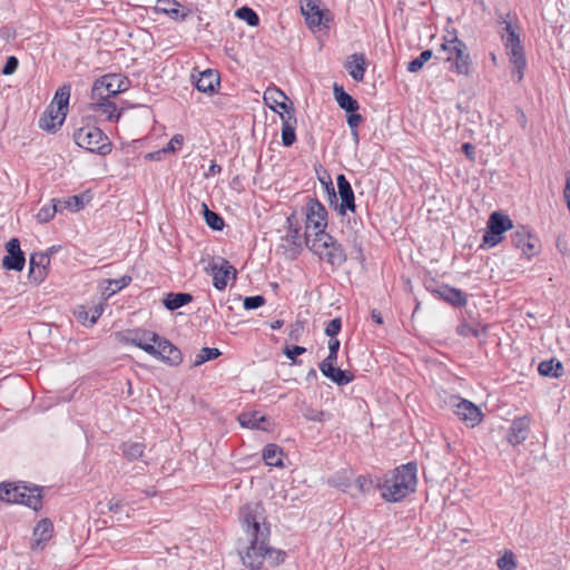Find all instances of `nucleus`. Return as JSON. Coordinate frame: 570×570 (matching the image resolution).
I'll list each match as a JSON object with an SVG mask.
<instances>
[{
	"mask_svg": "<svg viewBox=\"0 0 570 570\" xmlns=\"http://www.w3.org/2000/svg\"><path fill=\"white\" fill-rule=\"evenodd\" d=\"M538 372L542 376L560 377L563 373V365L556 358L542 361L538 366Z\"/></svg>",
	"mask_w": 570,
	"mask_h": 570,
	"instance_id": "obj_36",
	"label": "nucleus"
},
{
	"mask_svg": "<svg viewBox=\"0 0 570 570\" xmlns=\"http://www.w3.org/2000/svg\"><path fill=\"white\" fill-rule=\"evenodd\" d=\"M308 249L333 267H341L347 261L343 245L326 230L315 232Z\"/></svg>",
	"mask_w": 570,
	"mask_h": 570,
	"instance_id": "obj_4",
	"label": "nucleus"
},
{
	"mask_svg": "<svg viewBox=\"0 0 570 570\" xmlns=\"http://www.w3.org/2000/svg\"><path fill=\"white\" fill-rule=\"evenodd\" d=\"M61 204L60 199H52L51 204L42 206L37 214L38 222H50L55 217L56 213L62 212Z\"/></svg>",
	"mask_w": 570,
	"mask_h": 570,
	"instance_id": "obj_39",
	"label": "nucleus"
},
{
	"mask_svg": "<svg viewBox=\"0 0 570 570\" xmlns=\"http://www.w3.org/2000/svg\"><path fill=\"white\" fill-rule=\"evenodd\" d=\"M283 120L282 124V142L285 147H291L296 141L295 126L297 122L294 112H289V116L281 114Z\"/></svg>",
	"mask_w": 570,
	"mask_h": 570,
	"instance_id": "obj_32",
	"label": "nucleus"
},
{
	"mask_svg": "<svg viewBox=\"0 0 570 570\" xmlns=\"http://www.w3.org/2000/svg\"><path fill=\"white\" fill-rule=\"evenodd\" d=\"M304 334V321L297 320L291 325L288 338L293 342H299Z\"/></svg>",
	"mask_w": 570,
	"mask_h": 570,
	"instance_id": "obj_51",
	"label": "nucleus"
},
{
	"mask_svg": "<svg viewBox=\"0 0 570 570\" xmlns=\"http://www.w3.org/2000/svg\"><path fill=\"white\" fill-rule=\"evenodd\" d=\"M326 178H327V184H325L324 188L328 195L330 204L333 205V203H336V191H335V188H334V185H333L330 174H326Z\"/></svg>",
	"mask_w": 570,
	"mask_h": 570,
	"instance_id": "obj_59",
	"label": "nucleus"
},
{
	"mask_svg": "<svg viewBox=\"0 0 570 570\" xmlns=\"http://www.w3.org/2000/svg\"><path fill=\"white\" fill-rule=\"evenodd\" d=\"M306 348L299 345H286L283 350L284 355L292 361L293 364H301L302 361L297 356L304 354Z\"/></svg>",
	"mask_w": 570,
	"mask_h": 570,
	"instance_id": "obj_48",
	"label": "nucleus"
},
{
	"mask_svg": "<svg viewBox=\"0 0 570 570\" xmlns=\"http://www.w3.org/2000/svg\"><path fill=\"white\" fill-rule=\"evenodd\" d=\"M328 416H330L328 413H326L322 410L313 409V407H308L304 412V417L306 420L313 421V422H323V421L327 420Z\"/></svg>",
	"mask_w": 570,
	"mask_h": 570,
	"instance_id": "obj_50",
	"label": "nucleus"
},
{
	"mask_svg": "<svg viewBox=\"0 0 570 570\" xmlns=\"http://www.w3.org/2000/svg\"><path fill=\"white\" fill-rule=\"evenodd\" d=\"M337 184V194H336V203H333L335 206V210L340 216H345L347 212L355 213L356 204H355V195L353 188L345 177V175L340 174L336 177Z\"/></svg>",
	"mask_w": 570,
	"mask_h": 570,
	"instance_id": "obj_10",
	"label": "nucleus"
},
{
	"mask_svg": "<svg viewBox=\"0 0 570 570\" xmlns=\"http://www.w3.org/2000/svg\"><path fill=\"white\" fill-rule=\"evenodd\" d=\"M265 304V297L262 295L247 296L244 299L245 309H256Z\"/></svg>",
	"mask_w": 570,
	"mask_h": 570,
	"instance_id": "obj_52",
	"label": "nucleus"
},
{
	"mask_svg": "<svg viewBox=\"0 0 570 570\" xmlns=\"http://www.w3.org/2000/svg\"><path fill=\"white\" fill-rule=\"evenodd\" d=\"M417 465L415 462L402 464L386 473L382 481H377L376 488L386 502H399L413 493L416 489Z\"/></svg>",
	"mask_w": 570,
	"mask_h": 570,
	"instance_id": "obj_2",
	"label": "nucleus"
},
{
	"mask_svg": "<svg viewBox=\"0 0 570 570\" xmlns=\"http://www.w3.org/2000/svg\"><path fill=\"white\" fill-rule=\"evenodd\" d=\"M512 245L520 249L522 255L531 258L538 254L539 239L533 236L524 226H520L511 234Z\"/></svg>",
	"mask_w": 570,
	"mask_h": 570,
	"instance_id": "obj_14",
	"label": "nucleus"
},
{
	"mask_svg": "<svg viewBox=\"0 0 570 570\" xmlns=\"http://www.w3.org/2000/svg\"><path fill=\"white\" fill-rule=\"evenodd\" d=\"M184 142V137L180 134H176L171 137V139L167 142V145L164 147V150L166 153H175L177 149V146L180 147Z\"/></svg>",
	"mask_w": 570,
	"mask_h": 570,
	"instance_id": "obj_55",
	"label": "nucleus"
},
{
	"mask_svg": "<svg viewBox=\"0 0 570 570\" xmlns=\"http://www.w3.org/2000/svg\"><path fill=\"white\" fill-rule=\"evenodd\" d=\"M441 49L448 53L445 61L450 62V70L458 75L470 76L472 71V60L466 45L456 36L444 40Z\"/></svg>",
	"mask_w": 570,
	"mask_h": 570,
	"instance_id": "obj_7",
	"label": "nucleus"
},
{
	"mask_svg": "<svg viewBox=\"0 0 570 570\" xmlns=\"http://www.w3.org/2000/svg\"><path fill=\"white\" fill-rule=\"evenodd\" d=\"M95 101L96 102L90 105V109L106 116V119L109 121H118L121 114L117 112V106L115 102L110 101V98H102Z\"/></svg>",
	"mask_w": 570,
	"mask_h": 570,
	"instance_id": "obj_33",
	"label": "nucleus"
},
{
	"mask_svg": "<svg viewBox=\"0 0 570 570\" xmlns=\"http://www.w3.org/2000/svg\"><path fill=\"white\" fill-rule=\"evenodd\" d=\"M19 66V60L14 56H10L7 58L4 66L2 67L1 72L6 76L12 75L16 72Z\"/></svg>",
	"mask_w": 570,
	"mask_h": 570,
	"instance_id": "obj_54",
	"label": "nucleus"
},
{
	"mask_svg": "<svg viewBox=\"0 0 570 570\" xmlns=\"http://www.w3.org/2000/svg\"><path fill=\"white\" fill-rule=\"evenodd\" d=\"M106 282L108 283L106 292L109 297L119 292L120 289L125 288L126 286H128L131 282V277L128 275H124L120 278L107 279Z\"/></svg>",
	"mask_w": 570,
	"mask_h": 570,
	"instance_id": "obj_45",
	"label": "nucleus"
},
{
	"mask_svg": "<svg viewBox=\"0 0 570 570\" xmlns=\"http://www.w3.org/2000/svg\"><path fill=\"white\" fill-rule=\"evenodd\" d=\"M322 374L325 377L330 379L332 382L336 383L338 386L346 385L354 380L353 373H351L348 371L341 370L336 366H333V368H331L330 371L324 370V372H322Z\"/></svg>",
	"mask_w": 570,
	"mask_h": 570,
	"instance_id": "obj_37",
	"label": "nucleus"
},
{
	"mask_svg": "<svg viewBox=\"0 0 570 570\" xmlns=\"http://www.w3.org/2000/svg\"><path fill=\"white\" fill-rule=\"evenodd\" d=\"M512 227L513 223L508 215L500 212L492 213L487 223V232L482 238L483 245L489 248L497 246L503 239V233Z\"/></svg>",
	"mask_w": 570,
	"mask_h": 570,
	"instance_id": "obj_9",
	"label": "nucleus"
},
{
	"mask_svg": "<svg viewBox=\"0 0 570 570\" xmlns=\"http://www.w3.org/2000/svg\"><path fill=\"white\" fill-rule=\"evenodd\" d=\"M312 244V239L307 230L302 234L301 229L292 228L287 229L285 236L282 237L281 247L284 249V255L289 259H296L302 253L304 246L308 248Z\"/></svg>",
	"mask_w": 570,
	"mask_h": 570,
	"instance_id": "obj_11",
	"label": "nucleus"
},
{
	"mask_svg": "<svg viewBox=\"0 0 570 570\" xmlns=\"http://www.w3.org/2000/svg\"><path fill=\"white\" fill-rule=\"evenodd\" d=\"M242 527L249 538V544L239 552L243 564L249 570H263L265 562L275 568L283 563L286 552L269 546L271 525L262 502H248L238 512Z\"/></svg>",
	"mask_w": 570,
	"mask_h": 570,
	"instance_id": "obj_1",
	"label": "nucleus"
},
{
	"mask_svg": "<svg viewBox=\"0 0 570 570\" xmlns=\"http://www.w3.org/2000/svg\"><path fill=\"white\" fill-rule=\"evenodd\" d=\"M333 92L335 100L341 109L345 110L346 112L358 110L360 105L357 100L347 94L341 85L335 82L333 86Z\"/></svg>",
	"mask_w": 570,
	"mask_h": 570,
	"instance_id": "obj_31",
	"label": "nucleus"
},
{
	"mask_svg": "<svg viewBox=\"0 0 570 570\" xmlns=\"http://www.w3.org/2000/svg\"><path fill=\"white\" fill-rule=\"evenodd\" d=\"M355 483L362 493H367L373 488V481L365 475L357 476Z\"/></svg>",
	"mask_w": 570,
	"mask_h": 570,
	"instance_id": "obj_56",
	"label": "nucleus"
},
{
	"mask_svg": "<svg viewBox=\"0 0 570 570\" xmlns=\"http://www.w3.org/2000/svg\"><path fill=\"white\" fill-rule=\"evenodd\" d=\"M340 346H341V343L336 337L328 340V352L338 354Z\"/></svg>",
	"mask_w": 570,
	"mask_h": 570,
	"instance_id": "obj_64",
	"label": "nucleus"
},
{
	"mask_svg": "<svg viewBox=\"0 0 570 570\" xmlns=\"http://www.w3.org/2000/svg\"><path fill=\"white\" fill-rule=\"evenodd\" d=\"M236 17L246 21L248 26L256 27L259 24L258 14L249 7H242L236 10Z\"/></svg>",
	"mask_w": 570,
	"mask_h": 570,
	"instance_id": "obj_43",
	"label": "nucleus"
},
{
	"mask_svg": "<svg viewBox=\"0 0 570 570\" xmlns=\"http://www.w3.org/2000/svg\"><path fill=\"white\" fill-rule=\"evenodd\" d=\"M7 255L2 258V267L8 271L21 272L26 265L24 253L21 250L20 240L16 237L6 244Z\"/></svg>",
	"mask_w": 570,
	"mask_h": 570,
	"instance_id": "obj_15",
	"label": "nucleus"
},
{
	"mask_svg": "<svg viewBox=\"0 0 570 570\" xmlns=\"http://www.w3.org/2000/svg\"><path fill=\"white\" fill-rule=\"evenodd\" d=\"M286 224H287V229H292V228H297V229H302L301 228V224H299V219L296 215V212H293L287 218H286Z\"/></svg>",
	"mask_w": 570,
	"mask_h": 570,
	"instance_id": "obj_60",
	"label": "nucleus"
},
{
	"mask_svg": "<svg viewBox=\"0 0 570 570\" xmlns=\"http://www.w3.org/2000/svg\"><path fill=\"white\" fill-rule=\"evenodd\" d=\"M204 218L206 224L214 230H222L225 226L223 217L214 212L208 209V207L204 204Z\"/></svg>",
	"mask_w": 570,
	"mask_h": 570,
	"instance_id": "obj_41",
	"label": "nucleus"
},
{
	"mask_svg": "<svg viewBox=\"0 0 570 570\" xmlns=\"http://www.w3.org/2000/svg\"><path fill=\"white\" fill-rule=\"evenodd\" d=\"M61 209L69 208L77 212L83 207V196L73 195L65 200H61Z\"/></svg>",
	"mask_w": 570,
	"mask_h": 570,
	"instance_id": "obj_49",
	"label": "nucleus"
},
{
	"mask_svg": "<svg viewBox=\"0 0 570 570\" xmlns=\"http://www.w3.org/2000/svg\"><path fill=\"white\" fill-rule=\"evenodd\" d=\"M302 13L309 27L326 26L324 11L320 7V0H305L302 6Z\"/></svg>",
	"mask_w": 570,
	"mask_h": 570,
	"instance_id": "obj_25",
	"label": "nucleus"
},
{
	"mask_svg": "<svg viewBox=\"0 0 570 570\" xmlns=\"http://www.w3.org/2000/svg\"><path fill=\"white\" fill-rule=\"evenodd\" d=\"M75 142L89 153L106 156L111 153L112 144L98 127L85 126L73 132Z\"/></svg>",
	"mask_w": 570,
	"mask_h": 570,
	"instance_id": "obj_6",
	"label": "nucleus"
},
{
	"mask_svg": "<svg viewBox=\"0 0 570 570\" xmlns=\"http://www.w3.org/2000/svg\"><path fill=\"white\" fill-rule=\"evenodd\" d=\"M181 6L176 0H158L155 7L157 13H164L175 21H184L188 12L180 10Z\"/></svg>",
	"mask_w": 570,
	"mask_h": 570,
	"instance_id": "obj_28",
	"label": "nucleus"
},
{
	"mask_svg": "<svg viewBox=\"0 0 570 570\" xmlns=\"http://www.w3.org/2000/svg\"><path fill=\"white\" fill-rule=\"evenodd\" d=\"M33 542L31 543V550L41 551L46 547L47 542L52 538L53 523L51 520L45 518L41 519L33 529Z\"/></svg>",
	"mask_w": 570,
	"mask_h": 570,
	"instance_id": "obj_21",
	"label": "nucleus"
},
{
	"mask_svg": "<svg viewBox=\"0 0 570 570\" xmlns=\"http://www.w3.org/2000/svg\"><path fill=\"white\" fill-rule=\"evenodd\" d=\"M222 355V352L216 347H203L196 355L194 364L202 365L203 363L215 360Z\"/></svg>",
	"mask_w": 570,
	"mask_h": 570,
	"instance_id": "obj_46",
	"label": "nucleus"
},
{
	"mask_svg": "<svg viewBox=\"0 0 570 570\" xmlns=\"http://www.w3.org/2000/svg\"><path fill=\"white\" fill-rule=\"evenodd\" d=\"M157 353L151 356L160 358L163 362L177 366L183 362V354L178 347H176L170 341L159 336V341L155 346Z\"/></svg>",
	"mask_w": 570,
	"mask_h": 570,
	"instance_id": "obj_16",
	"label": "nucleus"
},
{
	"mask_svg": "<svg viewBox=\"0 0 570 570\" xmlns=\"http://www.w3.org/2000/svg\"><path fill=\"white\" fill-rule=\"evenodd\" d=\"M209 267L212 269L213 284L218 291L226 288L229 275H233V277L236 278V268L224 258L220 259L219 266L216 263H213L209 265Z\"/></svg>",
	"mask_w": 570,
	"mask_h": 570,
	"instance_id": "obj_20",
	"label": "nucleus"
},
{
	"mask_svg": "<svg viewBox=\"0 0 570 570\" xmlns=\"http://www.w3.org/2000/svg\"><path fill=\"white\" fill-rule=\"evenodd\" d=\"M238 422L243 428L256 429L262 431L269 430V420L261 415L258 411L243 412L238 415Z\"/></svg>",
	"mask_w": 570,
	"mask_h": 570,
	"instance_id": "obj_27",
	"label": "nucleus"
},
{
	"mask_svg": "<svg viewBox=\"0 0 570 570\" xmlns=\"http://www.w3.org/2000/svg\"><path fill=\"white\" fill-rule=\"evenodd\" d=\"M50 264V257L43 253H33L29 261V278L35 284H40L45 281Z\"/></svg>",
	"mask_w": 570,
	"mask_h": 570,
	"instance_id": "obj_18",
	"label": "nucleus"
},
{
	"mask_svg": "<svg viewBox=\"0 0 570 570\" xmlns=\"http://www.w3.org/2000/svg\"><path fill=\"white\" fill-rule=\"evenodd\" d=\"M146 445L142 442L127 441L120 445V450L125 458L130 461L140 459L144 455Z\"/></svg>",
	"mask_w": 570,
	"mask_h": 570,
	"instance_id": "obj_38",
	"label": "nucleus"
},
{
	"mask_svg": "<svg viewBox=\"0 0 570 570\" xmlns=\"http://www.w3.org/2000/svg\"><path fill=\"white\" fill-rule=\"evenodd\" d=\"M42 488L29 487L24 482L1 483L0 500L8 503H20L38 511L42 508Z\"/></svg>",
	"mask_w": 570,
	"mask_h": 570,
	"instance_id": "obj_5",
	"label": "nucleus"
},
{
	"mask_svg": "<svg viewBox=\"0 0 570 570\" xmlns=\"http://www.w3.org/2000/svg\"><path fill=\"white\" fill-rule=\"evenodd\" d=\"M220 83L219 73L213 69H206L199 72L195 78V87L198 91L213 94Z\"/></svg>",
	"mask_w": 570,
	"mask_h": 570,
	"instance_id": "obj_26",
	"label": "nucleus"
},
{
	"mask_svg": "<svg viewBox=\"0 0 570 570\" xmlns=\"http://www.w3.org/2000/svg\"><path fill=\"white\" fill-rule=\"evenodd\" d=\"M515 110H517V115H518L517 121L520 125V127L524 129L528 124L527 116L520 107H515Z\"/></svg>",
	"mask_w": 570,
	"mask_h": 570,
	"instance_id": "obj_63",
	"label": "nucleus"
},
{
	"mask_svg": "<svg viewBox=\"0 0 570 570\" xmlns=\"http://www.w3.org/2000/svg\"><path fill=\"white\" fill-rule=\"evenodd\" d=\"M563 195H564V198L567 200V205H568V208L570 212V170H568L566 174V186L563 189Z\"/></svg>",
	"mask_w": 570,
	"mask_h": 570,
	"instance_id": "obj_62",
	"label": "nucleus"
},
{
	"mask_svg": "<svg viewBox=\"0 0 570 570\" xmlns=\"http://www.w3.org/2000/svg\"><path fill=\"white\" fill-rule=\"evenodd\" d=\"M193 299L194 297L189 293H168L163 299V304L167 309L176 311L193 302Z\"/></svg>",
	"mask_w": 570,
	"mask_h": 570,
	"instance_id": "obj_34",
	"label": "nucleus"
},
{
	"mask_svg": "<svg viewBox=\"0 0 570 570\" xmlns=\"http://www.w3.org/2000/svg\"><path fill=\"white\" fill-rule=\"evenodd\" d=\"M67 112L55 109L50 104L39 118V127L48 132H56L63 124Z\"/></svg>",
	"mask_w": 570,
	"mask_h": 570,
	"instance_id": "obj_19",
	"label": "nucleus"
},
{
	"mask_svg": "<svg viewBox=\"0 0 570 570\" xmlns=\"http://www.w3.org/2000/svg\"><path fill=\"white\" fill-rule=\"evenodd\" d=\"M130 81L127 77L109 73L97 79L91 88V99L100 100L111 98L129 88Z\"/></svg>",
	"mask_w": 570,
	"mask_h": 570,
	"instance_id": "obj_8",
	"label": "nucleus"
},
{
	"mask_svg": "<svg viewBox=\"0 0 570 570\" xmlns=\"http://www.w3.org/2000/svg\"><path fill=\"white\" fill-rule=\"evenodd\" d=\"M433 52L430 49H426L420 53V56L407 62L406 70L409 72H417L423 66L432 58Z\"/></svg>",
	"mask_w": 570,
	"mask_h": 570,
	"instance_id": "obj_42",
	"label": "nucleus"
},
{
	"mask_svg": "<svg viewBox=\"0 0 570 570\" xmlns=\"http://www.w3.org/2000/svg\"><path fill=\"white\" fill-rule=\"evenodd\" d=\"M500 22L504 24V32L501 33V40L509 56V61L512 65L511 77L519 83L524 77L527 68V58L524 49L520 40L519 33L514 30L511 22L505 18L500 17Z\"/></svg>",
	"mask_w": 570,
	"mask_h": 570,
	"instance_id": "obj_3",
	"label": "nucleus"
},
{
	"mask_svg": "<svg viewBox=\"0 0 570 570\" xmlns=\"http://www.w3.org/2000/svg\"><path fill=\"white\" fill-rule=\"evenodd\" d=\"M124 341L126 344L137 346L151 355L157 353L155 346L159 341V335L153 331L137 328L129 331Z\"/></svg>",
	"mask_w": 570,
	"mask_h": 570,
	"instance_id": "obj_13",
	"label": "nucleus"
},
{
	"mask_svg": "<svg viewBox=\"0 0 570 570\" xmlns=\"http://www.w3.org/2000/svg\"><path fill=\"white\" fill-rule=\"evenodd\" d=\"M306 229L313 227L315 232L325 230L328 213L325 206L315 197L308 198L305 206Z\"/></svg>",
	"mask_w": 570,
	"mask_h": 570,
	"instance_id": "obj_12",
	"label": "nucleus"
},
{
	"mask_svg": "<svg viewBox=\"0 0 570 570\" xmlns=\"http://www.w3.org/2000/svg\"><path fill=\"white\" fill-rule=\"evenodd\" d=\"M70 91H71L70 85H62L61 87H59L57 89L53 100L51 102L52 106L56 104L57 109L67 112L68 104H69V99H70Z\"/></svg>",
	"mask_w": 570,
	"mask_h": 570,
	"instance_id": "obj_40",
	"label": "nucleus"
},
{
	"mask_svg": "<svg viewBox=\"0 0 570 570\" xmlns=\"http://www.w3.org/2000/svg\"><path fill=\"white\" fill-rule=\"evenodd\" d=\"M342 328V320L340 317H335L330 321L325 327V334L330 336V338L335 337Z\"/></svg>",
	"mask_w": 570,
	"mask_h": 570,
	"instance_id": "obj_53",
	"label": "nucleus"
},
{
	"mask_svg": "<svg viewBox=\"0 0 570 570\" xmlns=\"http://www.w3.org/2000/svg\"><path fill=\"white\" fill-rule=\"evenodd\" d=\"M337 362V353L328 352V355L320 363V370L321 372H324V370H331L333 366H335Z\"/></svg>",
	"mask_w": 570,
	"mask_h": 570,
	"instance_id": "obj_57",
	"label": "nucleus"
},
{
	"mask_svg": "<svg viewBox=\"0 0 570 570\" xmlns=\"http://www.w3.org/2000/svg\"><path fill=\"white\" fill-rule=\"evenodd\" d=\"M346 121L351 129H355L363 121V117L356 111L347 112Z\"/></svg>",
	"mask_w": 570,
	"mask_h": 570,
	"instance_id": "obj_58",
	"label": "nucleus"
},
{
	"mask_svg": "<svg viewBox=\"0 0 570 570\" xmlns=\"http://www.w3.org/2000/svg\"><path fill=\"white\" fill-rule=\"evenodd\" d=\"M530 430V417L524 415L515 417L509 429L508 442L515 446L524 442Z\"/></svg>",
	"mask_w": 570,
	"mask_h": 570,
	"instance_id": "obj_22",
	"label": "nucleus"
},
{
	"mask_svg": "<svg viewBox=\"0 0 570 570\" xmlns=\"http://www.w3.org/2000/svg\"><path fill=\"white\" fill-rule=\"evenodd\" d=\"M456 400L458 403L454 405L458 417L472 428L478 425L482 421L483 416L481 410L471 401L459 397H456Z\"/></svg>",
	"mask_w": 570,
	"mask_h": 570,
	"instance_id": "obj_17",
	"label": "nucleus"
},
{
	"mask_svg": "<svg viewBox=\"0 0 570 570\" xmlns=\"http://www.w3.org/2000/svg\"><path fill=\"white\" fill-rule=\"evenodd\" d=\"M355 81H363L366 70V59L363 53H353L344 65Z\"/></svg>",
	"mask_w": 570,
	"mask_h": 570,
	"instance_id": "obj_30",
	"label": "nucleus"
},
{
	"mask_svg": "<svg viewBox=\"0 0 570 570\" xmlns=\"http://www.w3.org/2000/svg\"><path fill=\"white\" fill-rule=\"evenodd\" d=\"M102 313L104 303L100 302L92 306L89 311L83 305L78 306L75 311V316L81 324L86 326H92L97 323Z\"/></svg>",
	"mask_w": 570,
	"mask_h": 570,
	"instance_id": "obj_29",
	"label": "nucleus"
},
{
	"mask_svg": "<svg viewBox=\"0 0 570 570\" xmlns=\"http://www.w3.org/2000/svg\"><path fill=\"white\" fill-rule=\"evenodd\" d=\"M263 460L269 466H283V450L276 444H267L263 449Z\"/></svg>",
	"mask_w": 570,
	"mask_h": 570,
	"instance_id": "obj_35",
	"label": "nucleus"
},
{
	"mask_svg": "<svg viewBox=\"0 0 570 570\" xmlns=\"http://www.w3.org/2000/svg\"><path fill=\"white\" fill-rule=\"evenodd\" d=\"M441 299L455 307L465 306L468 296L461 289L443 284L433 291Z\"/></svg>",
	"mask_w": 570,
	"mask_h": 570,
	"instance_id": "obj_24",
	"label": "nucleus"
},
{
	"mask_svg": "<svg viewBox=\"0 0 570 570\" xmlns=\"http://www.w3.org/2000/svg\"><path fill=\"white\" fill-rule=\"evenodd\" d=\"M264 100L272 109L275 110L276 107L282 109L285 112L284 116H289V112L295 114L293 104H287L288 97L278 88H268L264 94Z\"/></svg>",
	"mask_w": 570,
	"mask_h": 570,
	"instance_id": "obj_23",
	"label": "nucleus"
},
{
	"mask_svg": "<svg viewBox=\"0 0 570 570\" xmlns=\"http://www.w3.org/2000/svg\"><path fill=\"white\" fill-rule=\"evenodd\" d=\"M462 150L465 154L468 159H470V160L475 159V147L471 142H464L462 145Z\"/></svg>",
	"mask_w": 570,
	"mask_h": 570,
	"instance_id": "obj_61",
	"label": "nucleus"
},
{
	"mask_svg": "<svg viewBox=\"0 0 570 570\" xmlns=\"http://www.w3.org/2000/svg\"><path fill=\"white\" fill-rule=\"evenodd\" d=\"M487 330H488L487 326H483L482 330L480 331L476 326H473V325L469 324L468 322H461L456 326L455 332L459 336H462V337H468V336L479 337L480 333L482 332L483 334H485Z\"/></svg>",
	"mask_w": 570,
	"mask_h": 570,
	"instance_id": "obj_44",
	"label": "nucleus"
},
{
	"mask_svg": "<svg viewBox=\"0 0 570 570\" xmlns=\"http://www.w3.org/2000/svg\"><path fill=\"white\" fill-rule=\"evenodd\" d=\"M500 570H514L517 568L515 557L512 551H505L502 557L497 560Z\"/></svg>",
	"mask_w": 570,
	"mask_h": 570,
	"instance_id": "obj_47",
	"label": "nucleus"
}]
</instances>
